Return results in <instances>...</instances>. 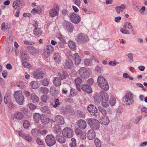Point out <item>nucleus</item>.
Masks as SVG:
<instances>
[{"label":"nucleus","instance_id":"1a4fd4ad","mask_svg":"<svg viewBox=\"0 0 147 147\" xmlns=\"http://www.w3.org/2000/svg\"><path fill=\"white\" fill-rule=\"evenodd\" d=\"M76 125L78 128L81 129H85L87 126L86 122L83 119L78 120L76 123Z\"/></svg>","mask_w":147,"mask_h":147},{"label":"nucleus","instance_id":"bb28decb","mask_svg":"<svg viewBox=\"0 0 147 147\" xmlns=\"http://www.w3.org/2000/svg\"><path fill=\"white\" fill-rule=\"evenodd\" d=\"M42 33V30L40 28H34L33 32V34L35 36H40Z\"/></svg>","mask_w":147,"mask_h":147},{"label":"nucleus","instance_id":"0eeeda50","mask_svg":"<svg viewBox=\"0 0 147 147\" xmlns=\"http://www.w3.org/2000/svg\"><path fill=\"white\" fill-rule=\"evenodd\" d=\"M78 72L80 76L82 78L86 79L88 78L89 76V71L87 69L84 67L80 68L78 70Z\"/></svg>","mask_w":147,"mask_h":147},{"label":"nucleus","instance_id":"cd10ccee","mask_svg":"<svg viewBox=\"0 0 147 147\" xmlns=\"http://www.w3.org/2000/svg\"><path fill=\"white\" fill-rule=\"evenodd\" d=\"M53 83L56 86H59L61 85V79L58 77H54Z\"/></svg>","mask_w":147,"mask_h":147},{"label":"nucleus","instance_id":"6e6552de","mask_svg":"<svg viewBox=\"0 0 147 147\" xmlns=\"http://www.w3.org/2000/svg\"><path fill=\"white\" fill-rule=\"evenodd\" d=\"M76 40L78 42L81 43L88 41L89 39L86 35L84 34H80L78 36Z\"/></svg>","mask_w":147,"mask_h":147},{"label":"nucleus","instance_id":"a19ab883","mask_svg":"<svg viewBox=\"0 0 147 147\" xmlns=\"http://www.w3.org/2000/svg\"><path fill=\"white\" fill-rule=\"evenodd\" d=\"M42 84L45 86H47L49 84V80L47 78H45L41 80Z\"/></svg>","mask_w":147,"mask_h":147},{"label":"nucleus","instance_id":"de8ad7c7","mask_svg":"<svg viewBox=\"0 0 147 147\" xmlns=\"http://www.w3.org/2000/svg\"><path fill=\"white\" fill-rule=\"evenodd\" d=\"M98 109L99 111L103 115H106L107 114V112L106 109L104 108L99 106L98 107Z\"/></svg>","mask_w":147,"mask_h":147},{"label":"nucleus","instance_id":"a211bd4d","mask_svg":"<svg viewBox=\"0 0 147 147\" xmlns=\"http://www.w3.org/2000/svg\"><path fill=\"white\" fill-rule=\"evenodd\" d=\"M95 133L92 129H90L88 132L87 138L89 140H92L95 137Z\"/></svg>","mask_w":147,"mask_h":147},{"label":"nucleus","instance_id":"864d4df0","mask_svg":"<svg viewBox=\"0 0 147 147\" xmlns=\"http://www.w3.org/2000/svg\"><path fill=\"white\" fill-rule=\"evenodd\" d=\"M23 125L25 129L28 128L30 126V123L27 120H24L23 121Z\"/></svg>","mask_w":147,"mask_h":147},{"label":"nucleus","instance_id":"2eb2a0df","mask_svg":"<svg viewBox=\"0 0 147 147\" xmlns=\"http://www.w3.org/2000/svg\"><path fill=\"white\" fill-rule=\"evenodd\" d=\"M81 87L82 90L88 93H90L92 92L90 87L87 84H83L81 85Z\"/></svg>","mask_w":147,"mask_h":147},{"label":"nucleus","instance_id":"2f4dec72","mask_svg":"<svg viewBox=\"0 0 147 147\" xmlns=\"http://www.w3.org/2000/svg\"><path fill=\"white\" fill-rule=\"evenodd\" d=\"M41 115L38 113H35L34 115V119L35 122L36 123H38L40 120Z\"/></svg>","mask_w":147,"mask_h":147},{"label":"nucleus","instance_id":"e433bc0d","mask_svg":"<svg viewBox=\"0 0 147 147\" xmlns=\"http://www.w3.org/2000/svg\"><path fill=\"white\" fill-rule=\"evenodd\" d=\"M84 64L88 66H92L93 65L92 59H86L84 60Z\"/></svg>","mask_w":147,"mask_h":147},{"label":"nucleus","instance_id":"052dcab7","mask_svg":"<svg viewBox=\"0 0 147 147\" xmlns=\"http://www.w3.org/2000/svg\"><path fill=\"white\" fill-rule=\"evenodd\" d=\"M36 141V143L39 145H42L43 144V142L40 138L38 137L37 138Z\"/></svg>","mask_w":147,"mask_h":147},{"label":"nucleus","instance_id":"7c9ffc66","mask_svg":"<svg viewBox=\"0 0 147 147\" xmlns=\"http://www.w3.org/2000/svg\"><path fill=\"white\" fill-rule=\"evenodd\" d=\"M67 75V74L63 71L59 72L58 74V76L61 80L65 79Z\"/></svg>","mask_w":147,"mask_h":147},{"label":"nucleus","instance_id":"58836bf2","mask_svg":"<svg viewBox=\"0 0 147 147\" xmlns=\"http://www.w3.org/2000/svg\"><path fill=\"white\" fill-rule=\"evenodd\" d=\"M61 131V127L58 125H56L53 127V131L55 133L58 134Z\"/></svg>","mask_w":147,"mask_h":147},{"label":"nucleus","instance_id":"4468645a","mask_svg":"<svg viewBox=\"0 0 147 147\" xmlns=\"http://www.w3.org/2000/svg\"><path fill=\"white\" fill-rule=\"evenodd\" d=\"M53 50V48L51 45H48L44 49V53L45 55H50L52 54Z\"/></svg>","mask_w":147,"mask_h":147},{"label":"nucleus","instance_id":"c85d7f7f","mask_svg":"<svg viewBox=\"0 0 147 147\" xmlns=\"http://www.w3.org/2000/svg\"><path fill=\"white\" fill-rule=\"evenodd\" d=\"M30 98L32 102L34 103L38 102L39 100L38 97L35 94H31Z\"/></svg>","mask_w":147,"mask_h":147},{"label":"nucleus","instance_id":"423d86ee","mask_svg":"<svg viewBox=\"0 0 147 147\" xmlns=\"http://www.w3.org/2000/svg\"><path fill=\"white\" fill-rule=\"evenodd\" d=\"M68 16L70 21L76 24H78L80 21V17L74 12L70 13Z\"/></svg>","mask_w":147,"mask_h":147},{"label":"nucleus","instance_id":"37998d69","mask_svg":"<svg viewBox=\"0 0 147 147\" xmlns=\"http://www.w3.org/2000/svg\"><path fill=\"white\" fill-rule=\"evenodd\" d=\"M116 102V99L113 96H111L110 97V104L111 106H114Z\"/></svg>","mask_w":147,"mask_h":147},{"label":"nucleus","instance_id":"f3484780","mask_svg":"<svg viewBox=\"0 0 147 147\" xmlns=\"http://www.w3.org/2000/svg\"><path fill=\"white\" fill-rule=\"evenodd\" d=\"M76 86L78 90L81 91L80 85L82 83V80L80 77L77 78L75 80Z\"/></svg>","mask_w":147,"mask_h":147},{"label":"nucleus","instance_id":"dca6fc26","mask_svg":"<svg viewBox=\"0 0 147 147\" xmlns=\"http://www.w3.org/2000/svg\"><path fill=\"white\" fill-rule=\"evenodd\" d=\"M64 67L65 68L70 69L73 67V63L72 61L70 59H67L65 62Z\"/></svg>","mask_w":147,"mask_h":147},{"label":"nucleus","instance_id":"473e14b6","mask_svg":"<svg viewBox=\"0 0 147 147\" xmlns=\"http://www.w3.org/2000/svg\"><path fill=\"white\" fill-rule=\"evenodd\" d=\"M100 93L102 100L107 99H108V98H109L107 94L105 91H101Z\"/></svg>","mask_w":147,"mask_h":147},{"label":"nucleus","instance_id":"8fccbe9b","mask_svg":"<svg viewBox=\"0 0 147 147\" xmlns=\"http://www.w3.org/2000/svg\"><path fill=\"white\" fill-rule=\"evenodd\" d=\"M39 130L37 129H32L31 131V133L33 136H37L39 132Z\"/></svg>","mask_w":147,"mask_h":147},{"label":"nucleus","instance_id":"e2e57ef3","mask_svg":"<svg viewBox=\"0 0 147 147\" xmlns=\"http://www.w3.org/2000/svg\"><path fill=\"white\" fill-rule=\"evenodd\" d=\"M9 96L8 94H5L4 98V103L5 104H7L8 103V99H9Z\"/></svg>","mask_w":147,"mask_h":147},{"label":"nucleus","instance_id":"a18cd8bd","mask_svg":"<svg viewBox=\"0 0 147 147\" xmlns=\"http://www.w3.org/2000/svg\"><path fill=\"white\" fill-rule=\"evenodd\" d=\"M74 59L75 63L76 65H78L81 62V59L79 56H75Z\"/></svg>","mask_w":147,"mask_h":147},{"label":"nucleus","instance_id":"69168bd1","mask_svg":"<svg viewBox=\"0 0 147 147\" xmlns=\"http://www.w3.org/2000/svg\"><path fill=\"white\" fill-rule=\"evenodd\" d=\"M54 59L56 62L58 63L61 61V58L60 56H56Z\"/></svg>","mask_w":147,"mask_h":147},{"label":"nucleus","instance_id":"4d7b16f0","mask_svg":"<svg viewBox=\"0 0 147 147\" xmlns=\"http://www.w3.org/2000/svg\"><path fill=\"white\" fill-rule=\"evenodd\" d=\"M94 142L97 147H101V143L100 140L98 139H95L94 140Z\"/></svg>","mask_w":147,"mask_h":147},{"label":"nucleus","instance_id":"20e7f679","mask_svg":"<svg viewBox=\"0 0 147 147\" xmlns=\"http://www.w3.org/2000/svg\"><path fill=\"white\" fill-rule=\"evenodd\" d=\"M62 133L65 137L70 138L73 137L74 132L71 128L66 127L64 128L63 129Z\"/></svg>","mask_w":147,"mask_h":147},{"label":"nucleus","instance_id":"5701e85b","mask_svg":"<svg viewBox=\"0 0 147 147\" xmlns=\"http://www.w3.org/2000/svg\"><path fill=\"white\" fill-rule=\"evenodd\" d=\"M125 8V5L123 4L119 6L116 7L115 9L117 13V14H119L121 12H122Z\"/></svg>","mask_w":147,"mask_h":147},{"label":"nucleus","instance_id":"7ed1b4c3","mask_svg":"<svg viewBox=\"0 0 147 147\" xmlns=\"http://www.w3.org/2000/svg\"><path fill=\"white\" fill-rule=\"evenodd\" d=\"M87 122L90 127L92 128L97 129L99 128L100 126L98 120L94 119H88Z\"/></svg>","mask_w":147,"mask_h":147},{"label":"nucleus","instance_id":"412c9836","mask_svg":"<svg viewBox=\"0 0 147 147\" xmlns=\"http://www.w3.org/2000/svg\"><path fill=\"white\" fill-rule=\"evenodd\" d=\"M50 90L51 94L53 96H57L59 94L58 90L56 89L54 86H52L50 87Z\"/></svg>","mask_w":147,"mask_h":147},{"label":"nucleus","instance_id":"ea45409f","mask_svg":"<svg viewBox=\"0 0 147 147\" xmlns=\"http://www.w3.org/2000/svg\"><path fill=\"white\" fill-rule=\"evenodd\" d=\"M30 85L32 88L34 89H36L38 87V83L37 82L35 81H32L30 83Z\"/></svg>","mask_w":147,"mask_h":147},{"label":"nucleus","instance_id":"338daca9","mask_svg":"<svg viewBox=\"0 0 147 147\" xmlns=\"http://www.w3.org/2000/svg\"><path fill=\"white\" fill-rule=\"evenodd\" d=\"M28 106L31 110H33L35 109L36 107L34 104L32 103H30L28 104Z\"/></svg>","mask_w":147,"mask_h":147},{"label":"nucleus","instance_id":"c756f323","mask_svg":"<svg viewBox=\"0 0 147 147\" xmlns=\"http://www.w3.org/2000/svg\"><path fill=\"white\" fill-rule=\"evenodd\" d=\"M68 45L69 47L73 50L76 49V45L75 43L73 41L69 40L68 42Z\"/></svg>","mask_w":147,"mask_h":147},{"label":"nucleus","instance_id":"393cba45","mask_svg":"<svg viewBox=\"0 0 147 147\" xmlns=\"http://www.w3.org/2000/svg\"><path fill=\"white\" fill-rule=\"evenodd\" d=\"M94 102L96 103H99L101 100V97L100 96V94H98L97 93H95L94 96Z\"/></svg>","mask_w":147,"mask_h":147},{"label":"nucleus","instance_id":"f257e3e1","mask_svg":"<svg viewBox=\"0 0 147 147\" xmlns=\"http://www.w3.org/2000/svg\"><path fill=\"white\" fill-rule=\"evenodd\" d=\"M16 102L20 105H22L24 102V96L21 90L16 92L13 95Z\"/></svg>","mask_w":147,"mask_h":147},{"label":"nucleus","instance_id":"6e6d98bb","mask_svg":"<svg viewBox=\"0 0 147 147\" xmlns=\"http://www.w3.org/2000/svg\"><path fill=\"white\" fill-rule=\"evenodd\" d=\"M125 25L126 27H127L128 29L131 30L132 31L133 30V28L130 23L127 22H126L125 23Z\"/></svg>","mask_w":147,"mask_h":147},{"label":"nucleus","instance_id":"49530a36","mask_svg":"<svg viewBox=\"0 0 147 147\" xmlns=\"http://www.w3.org/2000/svg\"><path fill=\"white\" fill-rule=\"evenodd\" d=\"M71 142L69 144V146L71 147H76V140L74 138L71 139Z\"/></svg>","mask_w":147,"mask_h":147},{"label":"nucleus","instance_id":"f8f14e48","mask_svg":"<svg viewBox=\"0 0 147 147\" xmlns=\"http://www.w3.org/2000/svg\"><path fill=\"white\" fill-rule=\"evenodd\" d=\"M87 109L89 112L91 113V114L92 115H95L98 112V109L96 107L92 105H89Z\"/></svg>","mask_w":147,"mask_h":147},{"label":"nucleus","instance_id":"c03bdc74","mask_svg":"<svg viewBox=\"0 0 147 147\" xmlns=\"http://www.w3.org/2000/svg\"><path fill=\"white\" fill-rule=\"evenodd\" d=\"M40 90L41 92L45 94H47L49 92V90L47 88L45 87H40Z\"/></svg>","mask_w":147,"mask_h":147},{"label":"nucleus","instance_id":"39448f33","mask_svg":"<svg viewBox=\"0 0 147 147\" xmlns=\"http://www.w3.org/2000/svg\"><path fill=\"white\" fill-rule=\"evenodd\" d=\"M45 141L46 144L49 146H52L56 143L55 138L54 136L51 134L47 136Z\"/></svg>","mask_w":147,"mask_h":147},{"label":"nucleus","instance_id":"13d9d810","mask_svg":"<svg viewBox=\"0 0 147 147\" xmlns=\"http://www.w3.org/2000/svg\"><path fill=\"white\" fill-rule=\"evenodd\" d=\"M60 105V102H59V100L58 99H57L55 101L54 104H52L53 107L54 108H56L58 106Z\"/></svg>","mask_w":147,"mask_h":147},{"label":"nucleus","instance_id":"f03ea898","mask_svg":"<svg viewBox=\"0 0 147 147\" xmlns=\"http://www.w3.org/2000/svg\"><path fill=\"white\" fill-rule=\"evenodd\" d=\"M134 94L131 92L127 93L125 96L123 98V102H126L127 105H130L133 104L134 102Z\"/></svg>","mask_w":147,"mask_h":147},{"label":"nucleus","instance_id":"ddd939ff","mask_svg":"<svg viewBox=\"0 0 147 147\" xmlns=\"http://www.w3.org/2000/svg\"><path fill=\"white\" fill-rule=\"evenodd\" d=\"M55 122L60 125H62L64 124L65 121L63 117L60 115H57L54 117Z\"/></svg>","mask_w":147,"mask_h":147},{"label":"nucleus","instance_id":"4be33fe9","mask_svg":"<svg viewBox=\"0 0 147 147\" xmlns=\"http://www.w3.org/2000/svg\"><path fill=\"white\" fill-rule=\"evenodd\" d=\"M97 82L98 83V85L100 86H102V84L106 83L107 82L105 78L102 76H99L97 79Z\"/></svg>","mask_w":147,"mask_h":147},{"label":"nucleus","instance_id":"4c0bfd02","mask_svg":"<svg viewBox=\"0 0 147 147\" xmlns=\"http://www.w3.org/2000/svg\"><path fill=\"white\" fill-rule=\"evenodd\" d=\"M20 4V0H17L14 1L12 5L13 7L15 9H17L19 7V5Z\"/></svg>","mask_w":147,"mask_h":147},{"label":"nucleus","instance_id":"b1692460","mask_svg":"<svg viewBox=\"0 0 147 147\" xmlns=\"http://www.w3.org/2000/svg\"><path fill=\"white\" fill-rule=\"evenodd\" d=\"M63 136L57 135L56 136V139L57 142L61 144L64 143L66 141L65 139Z\"/></svg>","mask_w":147,"mask_h":147},{"label":"nucleus","instance_id":"680f3d73","mask_svg":"<svg viewBox=\"0 0 147 147\" xmlns=\"http://www.w3.org/2000/svg\"><path fill=\"white\" fill-rule=\"evenodd\" d=\"M57 37L62 42H64V40L63 38V36L60 33H57L56 35Z\"/></svg>","mask_w":147,"mask_h":147},{"label":"nucleus","instance_id":"c9c22d12","mask_svg":"<svg viewBox=\"0 0 147 147\" xmlns=\"http://www.w3.org/2000/svg\"><path fill=\"white\" fill-rule=\"evenodd\" d=\"M109 104L110 102L109 98H108V99L102 100V104L103 107L107 108L109 105Z\"/></svg>","mask_w":147,"mask_h":147},{"label":"nucleus","instance_id":"0e129e2a","mask_svg":"<svg viewBox=\"0 0 147 147\" xmlns=\"http://www.w3.org/2000/svg\"><path fill=\"white\" fill-rule=\"evenodd\" d=\"M75 132L76 135H80L81 134H82V131L81 129L78 128L76 129L75 130Z\"/></svg>","mask_w":147,"mask_h":147},{"label":"nucleus","instance_id":"79ce46f5","mask_svg":"<svg viewBox=\"0 0 147 147\" xmlns=\"http://www.w3.org/2000/svg\"><path fill=\"white\" fill-rule=\"evenodd\" d=\"M120 31L124 34H129V31L127 30L126 27L125 25H124L123 27L121 28Z\"/></svg>","mask_w":147,"mask_h":147},{"label":"nucleus","instance_id":"603ef678","mask_svg":"<svg viewBox=\"0 0 147 147\" xmlns=\"http://www.w3.org/2000/svg\"><path fill=\"white\" fill-rule=\"evenodd\" d=\"M1 28L2 30L5 31L6 30V29H9L10 28V27H8L7 26H6L5 23V22H3L1 25Z\"/></svg>","mask_w":147,"mask_h":147},{"label":"nucleus","instance_id":"f704fd0d","mask_svg":"<svg viewBox=\"0 0 147 147\" xmlns=\"http://www.w3.org/2000/svg\"><path fill=\"white\" fill-rule=\"evenodd\" d=\"M28 49L30 53L32 55L36 54L37 52L36 50L32 46H30L28 47Z\"/></svg>","mask_w":147,"mask_h":147},{"label":"nucleus","instance_id":"a878e982","mask_svg":"<svg viewBox=\"0 0 147 147\" xmlns=\"http://www.w3.org/2000/svg\"><path fill=\"white\" fill-rule=\"evenodd\" d=\"M110 122V121L108 118L107 116L102 117L100 121V124L105 125H108Z\"/></svg>","mask_w":147,"mask_h":147},{"label":"nucleus","instance_id":"5fc2aeb1","mask_svg":"<svg viewBox=\"0 0 147 147\" xmlns=\"http://www.w3.org/2000/svg\"><path fill=\"white\" fill-rule=\"evenodd\" d=\"M49 97L47 95H43L41 97V100L42 101L46 102L47 100L49 99Z\"/></svg>","mask_w":147,"mask_h":147},{"label":"nucleus","instance_id":"9b49d317","mask_svg":"<svg viewBox=\"0 0 147 147\" xmlns=\"http://www.w3.org/2000/svg\"><path fill=\"white\" fill-rule=\"evenodd\" d=\"M59 7L56 5V8H53L51 9L49 11V14L50 16L54 17L58 15L59 12H58Z\"/></svg>","mask_w":147,"mask_h":147},{"label":"nucleus","instance_id":"3c124183","mask_svg":"<svg viewBox=\"0 0 147 147\" xmlns=\"http://www.w3.org/2000/svg\"><path fill=\"white\" fill-rule=\"evenodd\" d=\"M24 139L28 142H31L32 140V137L29 135H25Z\"/></svg>","mask_w":147,"mask_h":147},{"label":"nucleus","instance_id":"bf43d9fd","mask_svg":"<svg viewBox=\"0 0 147 147\" xmlns=\"http://www.w3.org/2000/svg\"><path fill=\"white\" fill-rule=\"evenodd\" d=\"M49 118H46L42 120L41 122L44 125H45L49 123Z\"/></svg>","mask_w":147,"mask_h":147},{"label":"nucleus","instance_id":"09e8293b","mask_svg":"<svg viewBox=\"0 0 147 147\" xmlns=\"http://www.w3.org/2000/svg\"><path fill=\"white\" fill-rule=\"evenodd\" d=\"M102 86H100L105 90H107L109 88V85L107 82L102 84Z\"/></svg>","mask_w":147,"mask_h":147},{"label":"nucleus","instance_id":"774afa93","mask_svg":"<svg viewBox=\"0 0 147 147\" xmlns=\"http://www.w3.org/2000/svg\"><path fill=\"white\" fill-rule=\"evenodd\" d=\"M22 65L25 67L29 68L31 66L30 64L26 62H23Z\"/></svg>","mask_w":147,"mask_h":147},{"label":"nucleus","instance_id":"6ab92c4d","mask_svg":"<svg viewBox=\"0 0 147 147\" xmlns=\"http://www.w3.org/2000/svg\"><path fill=\"white\" fill-rule=\"evenodd\" d=\"M13 117L17 119L20 120L23 119L24 115L21 112L16 111L14 114Z\"/></svg>","mask_w":147,"mask_h":147},{"label":"nucleus","instance_id":"72a5a7b5","mask_svg":"<svg viewBox=\"0 0 147 147\" xmlns=\"http://www.w3.org/2000/svg\"><path fill=\"white\" fill-rule=\"evenodd\" d=\"M41 110L43 113L47 114H49L51 113V110L47 106H44L41 108Z\"/></svg>","mask_w":147,"mask_h":147},{"label":"nucleus","instance_id":"9d476101","mask_svg":"<svg viewBox=\"0 0 147 147\" xmlns=\"http://www.w3.org/2000/svg\"><path fill=\"white\" fill-rule=\"evenodd\" d=\"M32 75L35 78L41 79L44 77L45 74L43 71L38 70L34 71L32 73Z\"/></svg>","mask_w":147,"mask_h":147},{"label":"nucleus","instance_id":"aec40b11","mask_svg":"<svg viewBox=\"0 0 147 147\" xmlns=\"http://www.w3.org/2000/svg\"><path fill=\"white\" fill-rule=\"evenodd\" d=\"M65 24V29L68 32H71L73 31L74 26L70 22H66Z\"/></svg>","mask_w":147,"mask_h":147}]
</instances>
